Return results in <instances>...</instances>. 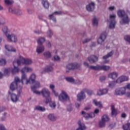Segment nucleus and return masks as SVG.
I'll return each instance as SVG.
<instances>
[{
	"label": "nucleus",
	"mask_w": 130,
	"mask_h": 130,
	"mask_svg": "<svg viewBox=\"0 0 130 130\" xmlns=\"http://www.w3.org/2000/svg\"><path fill=\"white\" fill-rule=\"evenodd\" d=\"M125 81H128V77L125 76H122L116 80V83L117 84H120V83H122V82H125Z\"/></svg>",
	"instance_id": "obj_18"
},
{
	"label": "nucleus",
	"mask_w": 130,
	"mask_h": 130,
	"mask_svg": "<svg viewBox=\"0 0 130 130\" xmlns=\"http://www.w3.org/2000/svg\"><path fill=\"white\" fill-rule=\"evenodd\" d=\"M109 91V89L108 88H104L102 89H100L98 91L97 94L99 96H102L103 95H106L108 93V91Z\"/></svg>",
	"instance_id": "obj_17"
},
{
	"label": "nucleus",
	"mask_w": 130,
	"mask_h": 130,
	"mask_svg": "<svg viewBox=\"0 0 130 130\" xmlns=\"http://www.w3.org/2000/svg\"><path fill=\"white\" fill-rule=\"evenodd\" d=\"M6 24V20L4 18H0V26L2 25H5Z\"/></svg>",
	"instance_id": "obj_51"
},
{
	"label": "nucleus",
	"mask_w": 130,
	"mask_h": 130,
	"mask_svg": "<svg viewBox=\"0 0 130 130\" xmlns=\"http://www.w3.org/2000/svg\"><path fill=\"white\" fill-rule=\"evenodd\" d=\"M74 83L76 84V85H82V83H83V82L79 79H77L74 82Z\"/></svg>",
	"instance_id": "obj_57"
},
{
	"label": "nucleus",
	"mask_w": 130,
	"mask_h": 130,
	"mask_svg": "<svg viewBox=\"0 0 130 130\" xmlns=\"http://www.w3.org/2000/svg\"><path fill=\"white\" fill-rule=\"evenodd\" d=\"M42 3L45 9H48L49 8V3L48 2L43 1Z\"/></svg>",
	"instance_id": "obj_38"
},
{
	"label": "nucleus",
	"mask_w": 130,
	"mask_h": 130,
	"mask_svg": "<svg viewBox=\"0 0 130 130\" xmlns=\"http://www.w3.org/2000/svg\"><path fill=\"white\" fill-rule=\"evenodd\" d=\"M124 87H125V91H126V89L128 90H130V83H128L126 86H124Z\"/></svg>",
	"instance_id": "obj_63"
},
{
	"label": "nucleus",
	"mask_w": 130,
	"mask_h": 130,
	"mask_svg": "<svg viewBox=\"0 0 130 130\" xmlns=\"http://www.w3.org/2000/svg\"><path fill=\"white\" fill-rule=\"evenodd\" d=\"M111 110L112 116H113V115H114L115 116H116V115L117 114V111L115 110L114 106H111Z\"/></svg>",
	"instance_id": "obj_27"
},
{
	"label": "nucleus",
	"mask_w": 130,
	"mask_h": 130,
	"mask_svg": "<svg viewBox=\"0 0 130 130\" xmlns=\"http://www.w3.org/2000/svg\"><path fill=\"white\" fill-rule=\"evenodd\" d=\"M39 45H43L44 42H45V38L41 37L37 40Z\"/></svg>",
	"instance_id": "obj_30"
},
{
	"label": "nucleus",
	"mask_w": 130,
	"mask_h": 130,
	"mask_svg": "<svg viewBox=\"0 0 130 130\" xmlns=\"http://www.w3.org/2000/svg\"><path fill=\"white\" fill-rule=\"evenodd\" d=\"M116 81H112L109 83V88H114L115 87V83Z\"/></svg>",
	"instance_id": "obj_44"
},
{
	"label": "nucleus",
	"mask_w": 130,
	"mask_h": 130,
	"mask_svg": "<svg viewBox=\"0 0 130 130\" xmlns=\"http://www.w3.org/2000/svg\"><path fill=\"white\" fill-rule=\"evenodd\" d=\"M40 87V82H36V84L31 87V89L35 94H37V95H39L41 94V92L36 90V89H38V88Z\"/></svg>",
	"instance_id": "obj_9"
},
{
	"label": "nucleus",
	"mask_w": 130,
	"mask_h": 130,
	"mask_svg": "<svg viewBox=\"0 0 130 130\" xmlns=\"http://www.w3.org/2000/svg\"><path fill=\"white\" fill-rule=\"evenodd\" d=\"M106 125V122L103 121V120H101L99 122V126L100 127H105V126Z\"/></svg>",
	"instance_id": "obj_34"
},
{
	"label": "nucleus",
	"mask_w": 130,
	"mask_h": 130,
	"mask_svg": "<svg viewBox=\"0 0 130 130\" xmlns=\"http://www.w3.org/2000/svg\"><path fill=\"white\" fill-rule=\"evenodd\" d=\"M34 110H37V111H41V112H44L46 109L44 107H41L40 106H37L34 108Z\"/></svg>",
	"instance_id": "obj_23"
},
{
	"label": "nucleus",
	"mask_w": 130,
	"mask_h": 130,
	"mask_svg": "<svg viewBox=\"0 0 130 130\" xmlns=\"http://www.w3.org/2000/svg\"><path fill=\"white\" fill-rule=\"evenodd\" d=\"M21 61L22 63H24V64H31L32 63V60L30 59H25L23 57H21Z\"/></svg>",
	"instance_id": "obj_20"
},
{
	"label": "nucleus",
	"mask_w": 130,
	"mask_h": 130,
	"mask_svg": "<svg viewBox=\"0 0 130 130\" xmlns=\"http://www.w3.org/2000/svg\"><path fill=\"white\" fill-rule=\"evenodd\" d=\"M4 3L6 6H12L14 4L13 0H4Z\"/></svg>",
	"instance_id": "obj_36"
},
{
	"label": "nucleus",
	"mask_w": 130,
	"mask_h": 130,
	"mask_svg": "<svg viewBox=\"0 0 130 130\" xmlns=\"http://www.w3.org/2000/svg\"><path fill=\"white\" fill-rule=\"evenodd\" d=\"M85 98H86V95L85 94V91L83 89L80 93L77 94V101H82V100H84Z\"/></svg>",
	"instance_id": "obj_15"
},
{
	"label": "nucleus",
	"mask_w": 130,
	"mask_h": 130,
	"mask_svg": "<svg viewBox=\"0 0 130 130\" xmlns=\"http://www.w3.org/2000/svg\"><path fill=\"white\" fill-rule=\"evenodd\" d=\"M43 54L45 58L48 59L51 57V53L48 51L45 52Z\"/></svg>",
	"instance_id": "obj_31"
},
{
	"label": "nucleus",
	"mask_w": 130,
	"mask_h": 130,
	"mask_svg": "<svg viewBox=\"0 0 130 130\" xmlns=\"http://www.w3.org/2000/svg\"><path fill=\"white\" fill-rule=\"evenodd\" d=\"M83 91H84V93H87L88 95H93V90H89L87 88H84Z\"/></svg>",
	"instance_id": "obj_41"
},
{
	"label": "nucleus",
	"mask_w": 130,
	"mask_h": 130,
	"mask_svg": "<svg viewBox=\"0 0 130 130\" xmlns=\"http://www.w3.org/2000/svg\"><path fill=\"white\" fill-rule=\"evenodd\" d=\"M123 130H130V123L128 122L122 126Z\"/></svg>",
	"instance_id": "obj_37"
},
{
	"label": "nucleus",
	"mask_w": 130,
	"mask_h": 130,
	"mask_svg": "<svg viewBox=\"0 0 130 130\" xmlns=\"http://www.w3.org/2000/svg\"><path fill=\"white\" fill-rule=\"evenodd\" d=\"M11 100L12 102H13L14 103H16L18 102V101L19 100V96L17 95V94L15 93L11 94Z\"/></svg>",
	"instance_id": "obj_22"
},
{
	"label": "nucleus",
	"mask_w": 130,
	"mask_h": 130,
	"mask_svg": "<svg viewBox=\"0 0 130 130\" xmlns=\"http://www.w3.org/2000/svg\"><path fill=\"white\" fill-rule=\"evenodd\" d=\"M27 13L29 15H32V14H33V11L30 9H28Z\"/></svg>",
	"instance_id": "obj_61"
},
{
	"label": "nucleus",
	"mask_w": 130,
	"mask_h": 130,
	"mask_svg": "<svg viewBox=\"0 0 130 130\" xmlns=\"http://www.w3.org/2000/svg\"><path fill=\"white\" fill-rule=\"evenodd\" d=\"M115 18H116V16L115 15L110 16L111 22L110 23L109 28L110 29H113L115 27V23H116L115 21Z\"/></svg>",
	"instance_id": "obj_10"
},
{
	"label": "nucleus",
	"mask_w": 130,
	"mask_h": 130,
	"mask_svg": "<svg viewBox=\"0 0 130 130\" xmlns=\"http://www.w3.org/2000/svg\"><path fill=\"white\" fill-rule=\"evenodd\" d=\"M124 39L127 42H128L130 44V36L128 35L125 36L124 37Z\"/></svg>",
	"instance_id": "obj_52"
},
{
	"label": "nucleus",
	"mask_w": 130,
	"mask_h": 130,
	"mask_svg": "<svg viewBox=\"0 0 130 130\" xmlns=\"http://www.w3.org/2000/svg\"><path fill=\"white\" fill-rule=\"evenodd\" d=\"M5 47L8 51H12L13 52H16V49L13 47V46L5 45Z\"/></svg>",
	"instance_id": "obj_21"
},
{
	"label": "nucleus",
	"mask_w": 130,
	"mask_h": 130,
	"mask_svg": "<svg viewBox=\"0 0 130 130\" xmlns=\"http://www.w3.org/2000/svg\"><path fill=\"white\" fill-rule=\"evenodd\" d=\"M100 71L103 70V71H108L109 69H110V67L103 65V66H100Z\"/></svg>",
	"instance_id": "obj_39"
},
{
	"label": "nucleus",
	"mask_w": 130,
	"mask_h": 130,
	"mask_svg": "<svg viewBox=\"0 0 130 130\" xmlns=\"http://www.w3.org/2000/svg\"><path fill=\"white\" fill-rule=\"evenodd\" d=\"M100 65L97 64L96 66H90L89 67V69L90 70H94V71H100Z\"/></svg>",
	"instance_id": "obj_29"
},
{
	"label": "nucleus",
	"mask_w": 130,
	"mask_h": 130,
	"mask_svg": "<svg viewBox=\"0 0 130 130\" xmlns=\"http://www.w3.org/2000/svg\"><path fill=\"white\" fill-rule=\"evenodd\" d=\"M49 103H50V107H51V108H53V109H54V108H55V107H56V104H55V102H49Z\"/></svg>",
	"instance_id": "obj_47"
},
{
	"label": "nucleus",
	"mask_w": 130,
	"mask_h": 130,
	"mask_svg": "<svg viewBox=\"0 0 130 130\" xmlns=\"http://www.w3.org/2000/svg\"><path fill=\"white\" fill-rule=\"evenodd\" d=\"M124 95H125L126 97L130 98V92H126V91H125V93L124 94Z\"/></svg>",
	"instance_id": "obj_64"
},
{
	"label": "nucleus",
	"mask_w": 130,
	"mask_h": 130,
	"mask_svg": "<svg viewBox=\"0 0 130 130\" xmlns=\"http://www.w3.org/2000/svg\"><path fill=\"white\" fill-rule=\"evenodd\" d=\"M5 76H9L10 75V69H5L4 70Z\"/></svg>",
	"instance_id": "obj_55"
},
{
	"label": "nucleus",
	"mask_w": 130,
	"mask_h": 130,
	"mask_svg": "<svg viewBox=\"0 0 130 130\" xmlns=\"http://www.w3.org/2000/svg\"><path fill=\"white\" fill-rule=\"evenodd\" d=\"M49 17L50 20H52L53 22H56V18L54 16H53V14L49 15Z\"/></svg>",
	"instance_id": "obj_50"
},
{
	"label": "nucleus",
	"mask_w": 130,
	"mask_h": 130,
	"mask_svg": "<svg viewBox=\"0 0 130 130\" xmlns=\"http://www.w3.org/2000/svg\"><path fill=\"white\" fill-rule=\"evenodd\" d=\"M125 87H120L116 88L115 90V95H116L117 96H123V95H124L125 94Z\"/></svg>",
	"instance_id": "obj_7"
},
{
	"label": "nucleus",
	"mask_w": 130,
	"mask_h": 130,
	"mask_svg": "<svg viewBox=\"0 0 130 130\" xmlns=\"http://www.w3.org/2000/svg\"><path fill=\"white\" fill-rule=\"evenodd\" d=\"M118 76V74H117V73L113 72L109 74L108 77L109 78H111V79H112L113 80H115V79L117 78Z\"/></svg>",
	"instance_id": "obj_24"
},
{
	"label": "nucleus",
	"mask_w": 130,
	"mask_h": 130,
	"mask_svg": "<svg viewBox=\"0 0 130 130\" xmlns=\"http://www.w3.org/2000/svg\"><path fill=\"white\" fill-rule=\"evenodd\" d=\"M34 33H35V34H37L38 35H39V34H43V32H42V30L36 29L34 30Z\"/></svg>",
	"instance_id": "obj_53"
},
{
	"label": "nucleus",
	"mask_w": 130,
	"mask_h": 130,
	"mask_svg": "<svg viewBox=\"0 0 130 130\" xmlns=\"http://www.w3.org/2000/svg\"><path fill=\"white\" fill-rule=\"evenodd\" d=\"M15 14L18 16H21V15L23 14V12H22V11L20 9H16Z\"/></svg>",
	"instance_id": "obj_45"
},
{
	"label": "nucleus",
	"mask_w": 130,
	"mask_h": 130,
	"mask_svg": "<svg viewBox=\"0 0 130 130\" xmlns=\"http://www.w3.org/2000/svg\"><path fill=\"white\" fill-rule=\"evenodd\" d=\"M7 63V61L5 59H0V66H5Z\"/></svg>",
	"instance_id": "obj_49"
},
{
	"label": "nucleus",
	"mask_w": 130,
	"mask_h": 130,
	"mask_svg": "<svg viewBox=\"0 0 130 130\" xmlns=\"http://www.w3.org/2000/svg\"><path fill=\"white\" fill-rule=\"evenodd\" d=\"M92 24L93 26H98V19L96 18H94L92 19Z\"/></svg>",
	"instance_id": "obj_43"
},
{
	"label": "nucleus",
	"mask_w": 130,
	"mask_h": 130,
	"mask_svg": "<svg viewBox=\"0 0 130 130\" xmlns=\"http://www.w3.org/2000/svg\"><path fill=\"white\" fill-rule=\"evenodd\" d=\"M93 102L95 106H98L100 108H102V103L101 102H97L96 100H94Z\"/></svg>",
	"instance_id": "obj_35"
},
{
	"label": "nucleus",
	"mask_w": 130,
	"mask_h": 130,
	"mask_svg": "<svg viewBox=\"0 0 130 130\" xmlns=\"http://www.w3.org/2000/svg\"><path fill=\"white\" fill-rule=\"evenodd\" d=\"M36 79V75L34 74H32L28 80H27V84H36V82H39V81H36L35 80Z\"/></svg>",
	"instance_id": "obj_16"
},
{
	"label": "nucleus",
	"mask_w": 130,
	"mask_h": 130,
	"mask_svg": "<svg viewBox=\"0 0 130 130\" xmlns=\"http://www.w3.org/2000/svg\"><path fill=\"white\" fill-rule=\"evenodd\" d=\"M44 46L43 45H39L37 47L36 51L39 54L42 53L44 51Z\"/></svg>",
	"instance_id": "obj_19"
},
{
	"label": "nucleus",
	"mask_w": 130,
	"mask_h": 130,
	"mask_svg": "<svg viewBox=\"0 0 130 130\" xmlns=\"http://www.w3.org/2000/svg\"><path fill=\"white\" fill-rule=\"evenodd\" d=\"M41 93L42 94L43 97L45 98L44 100V102L46 103V104H48L49 102H51V98L50 97V92L48 90V89L44 88L41 91Z\"/></svg>",
	"instance_id": "obj_2"
},
{
	"label": "nucleus",
	"mask_w": 130,
	"mask_h": 130,
	"mask_svg": "<svg viewBox=\"0 0 130 130\" xmlns=\"http://www.w3.org/2000/svg\"><path fill=\"white\" fill-rule=\"evenodd\" d=\"M113 55V51H111L108 53L107 55L104 56L103 57V59H107V58H109V57H111V56Z\"/></svg>",
	"instance_id": "obj_33"
},
{
	"label": "nucleus",
	"mask_w": 130,
	"mask_h": 130,
	"mask_svg": "<svg viewBox=\"0 0 130 130\" xmlns=\"http://www.w3.org/2000/svg\"><path fill=\"white\" fill-rule=\"evenodd\" d=\"M6 37L8 42H11L12 43H17L18 42V37L14 34L7 35Z\"/></svg>",
	"instance_id": "obj_5"
},
{
	"label": "nucleus",
	"mask_w": 130,
	"mask_h": 130,
	"mask_svg": "<svg viewBox=\"0 0 130 130\" xmlns=\"http://www.w3.org/2000/svg\"><path fill=\"white\" fill-rule=\"evenodd\" d=\"M46 46L48 48H50V47H51V43H50V42H49V41H47L46 42Z\"/></svg>",
	"instance_id": "obj_58"
},
{
	"label": "nucleus",
	"mask_w": 130,
	"mask_h": 130,
	"mask_svg": "<svg viewBox=\"0 0 130 130\" xmlns=\"http://www.w3.org/2000/svg\"><path fill=\"white\" fill-rule=\"evenodd\" d=\"M2 30L6 37H7V35H9L10 34H9V32H10V30H9V28H8V26L3 27Z\"/></svg>",
	"instance_id": "obj_28"
},
{
	"label": "nucleus",
	"mask_w": 130,
	"mask_h": 130,
	"mask_svg": "<svg viewBox=\"0 0 130 130\" xmlns=\"http://www.w3.org/2000/svg\"><path fill=\"white\" fill-rule=\"evenodd\" d=\"M52 71H53V68L52 66H48L44 69V72H46L47 73L52 72Z\"/></svg>",
	"instance_id": "obj_40"
},
{
	"label": "nucleus",
	"mask_w": 130,
	"mask_h": 130,
	"mask_svg": "<svg viewBox=\"0 0 130 130\" xmlns=\"http://www.w3.org/2000/svg\"><path fill=\"white\" fill-rule=\"evenodd\" d=\"M0 130H7L3 124H0Z\"/></svg>",
	"instance_id": "obj_62"
},
{
	"label": "nucleus",
	"mask_w": 130,
	"mask_h": 130,
	"mask_svg": "<svg viewBox=\"0 0 130 130\" xmlns=\"http://www.w3.org/2000/svg\"><path fill=\"white\" fill-rule=\"evenodd\" d=\"M117 15L120 18H122V20L120 21L121 25H123V24H128V23H129L128 16L125 14L124 11L121 10L118 11Z\"/></svg>",
	"instance_id": "obj_1"
},
{
	"label": "nucleus",
	"mask_w": 130,
	"mask_h": 130,
	"mask_svg": "<svg viewBox=\"0 0 130 130\" xmlns=\"http://www.w3.org/2000/svg\"><path fill=\"white\" fill-rule=\"evenodd\" d=\"M66 80L70 83H74L75 82V79L73 77H67Z\"/></svg>",
	"instance_id": "obj_48"
},
{
	"label": "nucleus",
	"mask_w": 130,
	"mask_h": 130,
	"mask_svg": "<svg viewBox=\"0 0 130 130\" xmlns=\"http://www.w3.org/2000/svg\"><path fill=\"white\" fill-rule=\"evenodd\" d=\"M58 99L61 102H67L70 101V97L64 91H62L61 93L58 96Z\"/></svg>",
	"instance_id": "obj_6"
},
{
	"label": "nucleus",
	"mask_w": 130,
	"mask_h": 130,
	"mask_svg": "<svg viewBox=\"0 0 130 130\" xmlns=\"http://www.w3.org/2000/svg\"><path fill=\"white\" fill-rule=\"evenodd\" d=\"M79 66L78 63H69L67 66V69L68 70H76V69H78Z\"/></svg>",
	"instance_id": "obj_14"
},
{
	"label": "nucleus",
	"mask_w": 130,
	"mask_h": 130,
	"mask_svg": "<svg viewBox=\"0 0 130 130\" xmlns=\"http://www.w3.org/2000/svg\"><path fill=\"white\" fill-rule=\"evenodd\" d=\"M22 56H20V59H18L17 60V61H14V62H16V63H17L18 64V66H20V64H21V62H22V59L21 58H22Z\"/></svg>",
	"instance_id": "obj_54"
},
{
	"label": "nucleus",
	"mask_w": 130,
	"mask_h": 130,
	"mask_svg": "<svg viewBox=\"0 0 130 130\" xmlns=\"http://www.w3.org/2000/svg\"><path fill=\"white\" fill-rule=\"evenodd\" d=\"M106 80V76H102L100 77V82H104Z\"/></svg>",
	"instance_id": "obj_56"
},
{
	"label": "nucleus",
	"mask_w": 130,
	"mask_h": 130,
	"mask_svg": "<svg viewBox=\"0 0 130 130\" xmlns=\"http://www.w3.org/2000/svg\"><path fill=\"white\" fill-rule=\"evenodd\" d=\"M81 114L83 115L84 117L86 119H88V118H93V117H95V114L94 113H86L84 111H83L81 112Z\"/></svg>",
	"instance_id": "obj_12"
},
{
	"label": "nucleus",
	"mask_w": 130,
	"mask_h": 130,
	"mask_svg": "<svg viewBox=\"0 0 130 130\" xmlns=\"http://www.w3.org/2000/svg\"><path fill=\"white\" fill-rule=\"evenodd\" d=\"M107 37V32L106 31H104L98 39V44H102L103 42L105 41L106 38Z\"/></svg>",
	"instance_id": "obj_8"
},
{
	"label": "nucleus",
	"mask_w": 130,
	"mask_h": 130,
	"mask_svg": "<svg viewBox=\"0 0 130 130\" xmlns=\"http://www.w3.org/2000/svg\"><path fill=\"white\" fill-rule=\"evenodd\" d=\"M99 58L97 56L95 55H91L87 58V60L89 61L90 63L93 64V63H96L97 61H98V59Z\"/></svg>",
	"instance_id": "obj_11"
},
{
	"label": "nucleus",
	"mask_w": 130,
	"mask_h": 130,
	"mask_svg": "<svg viewBox=\"0 0 130 130\" xmlns=\"http://www.w3.org/2000/svg\"><path fill=\"white\" fill-rule=\"evenodd\" d=\"M16 62H13V66L14 67V69L12 70V73L14 75L15 74H17V73H19V68L16 67Z\"/></svg>",
	"instance_id": "obj_25"
},
{
	"label": "nucleus",
	"mask_w": 130,
	"mask_h": 130,
	"mask_svg": "<svg viewBox=\"0 0 130 130\" xmlns=\"http://www.w3.org/2000/svg\"><path fill=\"white\" fill-rule=\"evenodd\" d=\"M86 9L88 12H93L95 10V3L91 2L86 6Z\"/></svg>",
	"instance_id": "obj_13"
},
{
	"label": "nucleus",
	"mask_w": 130,
	"mask_h": 130,
	"mask_svg": "<svg viewBox=\"0 0 130 130\" xmlns=\"http://www.w3.org/2000/svg\"><path fill=\"white\" fill-rule=\"evenodd\" d=\"M48 118L51 121H55L56 120V117L54 116V114H49L48 115Z\"/></svg>",
	"instance_id": "obj_26"
},
{
	"label": "nucleus",
	"mask_w": 130,
	"mask_h": 130,
	"mask_svg": "<svg viewBox=\"0 0 130 130\" xmlns=\"http://www.w3.org/2000/svg\"><path fill=\"white\" fill-rule=\"evenodd\" d=\"M8 11L9 12L11 13V14H15V13H16V9L12 7H9Z\"/></svg>",
	"instance_id": "obj_46"
},
{
	"label": "nucleus",
	"mask_w": 130,
	"mask_h": 130,
	"mask_svg": "<svg viewBox=\"0 0 130 130\" xmlns=\"http://www.w3.org/2000/svg\"><path fill=\"white\" fill-rule=\"evenodd\" d=\"M89 41H91V39H86L84 41H83L82 43H88V42H89Z\"/></svg>",
	"instance_id": "obj_60"
},
{
	"label": "nucleus",
	"mask_w": 130,
	"mask_h": 130,
	"mask_svg": "<svg viewBox=\"0 0 130 130\" xmlns=\"http://www.w3.org/2000/svg\"><path fill=\"white\" fill-rule=\"evenodd\" d=\"M67 110L69 112H71L72 110H73V107H72V105H70L67 106Z\"/></svg>",
	"instance_id": "obj_59"
},
{
	"label": "nucleus",
	"mask_w": 130,
	"mask_h": 130,
	"mask_svg": "<svg viewBox=\"0 0 130 130\" xmlns=\"http://www.w3.org/2000/svg\"><path fill=\"white\" fill-rule=\"evenodd\" d=\"M47 34L48 37H50V38H51V37H52V35H53V32H52V30H51V29H49L48 31L47 32Z\"/></svg>",
	"instance_id": "obj_42"
},
{
	"label": "nucleus",
	"mask_w": 130,
	"mask_h": 130,
	"mask_svg": "<svg viewBox=\"0 0 130 130\" xmlns=\"http://www.w3.org/2000/svg\"><path fill=\"white\" fill-rule=\"evenodd\" d=\"M109 117L107 115H104L101 117V120L106 122L109 121Z\"/></svg>",
	"instance_id": "obj_32"
},
{
	"label": "nucleus",
	"mask_w": 130,
	"mask_h": 130,
	"mask_svg": "<svg viewBox=\"0 0 130 130\" xmlns=\"http://www.w3.org/2000/svg\"><path fill=\"white\" fill-rule=\"evenodd\" d=\"M29 72H32V69L29 67H24L21 70L22 75L21 76V80H20V84H21V85L24 84V81H25L26 85H28V83H27V81H28L29 80L27 79V75L26 74H25V73H28Z\"/></svg>",
	"instance_id": "obj_3"
},
{
	"label": "nucleus",
	"mask_w": 130,
	"mask_h": 130,
	"mask_svg": "<svg viewBox=\"0 0 130 130\" xmlns=\"http://www.w3.org/2000/svg\"><path fill=\"white\" fill-rule=\"evenodd\" d=\"M19 84H21L20 78H19V77H15L14 78V81L10 85V90H11V91H15V90L18 88Z\"/></svg>",
	"instance_id": "obj_4"
}]
</instances>
